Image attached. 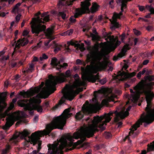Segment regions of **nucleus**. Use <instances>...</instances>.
<instances>
[{
	"label": "nucleus",
	"mask_w": 154,
	"mask_h": 154,
	"mask_svg": "<svg viewBox=\"0 0 154 154\" xmlns=\"http://www.w3.org/2000/svg\"><path fill=\"white\" fill-rule=\"evenodd\" d=\"M111 116L114 117V121L118 125V127H121L122 123L120 121L125 118V106L123 108L121 106L117 107L116 110L110 111L108 113L100 117L98 116H94L93 119L88 118L86 121L88 123V127L85 132V137H81V133L77 132L73 134V138L75 139L80 138V143L83 146L85 144L87 145L88 143H83L86 140V137L89 138L92 137L96 132L98 131V128L101 131L105 130V128L104 125L105 123L109 122L111 120L112 118Z\"/></svg>",
	"instance_id": "obj_1"
},
{
	"label": "nucleus",
	"mask_w": 154,
	"mask_h": 154,
	"mask_svg": "<svg viewBox=\"0 0 154 154\" xmlns=\"http://www.w3.org/2000/svg\"><path fill=\"white\" fill-rule=\"evenodd\" d=\"M70 109V108L66 109L62 113L63 115H61L54 118L50 123L46 125V130H44L42 132L39 131H36L31 134V143L33 144V145L38 143L37 150L38 152L40 151L42 148V141L40 140V138L44 135H48L54 129L58 128L63 129L66 122V119L68 118L72 115V113H69Z\"/></svg>",
	"instance_id": "obj_2"
},
{
	"label": "nucleus",
	"mask_w": 154,
	"mask_h": 154,
	"mask_svg": "<svg viewBox=\"0 0 154 154\" xmlns=\"http://www.w3.org/2000/svg\"><path fill=\"white\" fill-rule=\"evenodd\" d=\"M72 137L69 135L66 137H62L57 142H55L53 144L48 145V153L50 154H63V150L64 148L69 145V142L72 140Z\"/></svg>",
	"instance_id": "obj_3"
},
{
	"label": "nucleus",
	"mask_w": 154,
	"mask_h": 154,
	"mask_svg": "<svg viewBox=\"0 0 154 154\" xmlns=\"http://www.w3.org/2000/svg\"><path fill=\"white\" fill-rule=\"evenodd\" d=\"M40 15H41V13L40 12H38L35 14V16L37 17L38 23L36 25L35 24V21H33L31 25L32 33L33 34H35L36 36H38L40 32L45 31L46 29V26L45 25H42V23H44L45 22H48L49 20L48 16H45V14H43L41 15L42 17H43L42 18H40L39 16Z\"/></svg>",
	"instance_id": "obj_4"
},
{
	"label": "nucleus",
	"mask_w": 154,
	"mask_h": 154,
	"mask_svg": "<svg viewBox=\"0 0 154 154\" xmlns=\"http://www.w3.org/2000/svg\"><path fill=\"white\" fill-rule=\"evenodd\" d=\"M65 75L66 76L64 73H58L57 76L53 77V80L50 81L46 84L47 88L51 94L53 93L56 90L55 87L57 83L65 82L66 80V77H70L71 74L70 70H67L65 72Z\"/></svg>",
	"instance_id": "obj_5"
},
{
	"label": "nucleus",
	"mask_w": 154,
	"mask_h": 154,
	"mask_svg": "<svg viewBox=\"0 0 154 154\" xmlns=\"http://www.w3.org/2000/svg\"><path fill=\"white\" fill-rule=\"evenodd\" d=\"M102 57V55L101 54H98L95 57L94 53L91 52L86 55V61L87 63L91 62V63L94 64L96 62L97 63L98 69L100 70L105 69L107 67V64L100 62Z\"/></svg>",
	"instance_id": "obj_6"
},
{
	"label": "nucleus",
	"mask_w": 154,
	"mask_h": 154,
	"mask_svg": "<svg viewBox=\"0 0 154 154\" xmlns=\"http://www.w3.org/2000/svg\"><path fill=\"white\" fill-rule=\"evenodd\" d=\"M117 5L121 6V11L117 13L114 12L112 17L113 20L111 21L112 26L111 27L112 30H114L119 27V24L117 22V19H121L123 17L124 8H125V0H116Z\"/></svg>",
	"instance_id": "obj_7"
},
{
	"label": "nucleus",
	"mask_w": 154,
	"mask_h": 154,
	"mask_svg": "<svg viewBox=\"0 0 154 154\" xmlns=\"http://www.w3.org/2000/svg\"><path fill=\"white\" fill-rule=\"evenodd\" d=\"M144 113H142L141 115L140 118L132 126V128L130 129L131 131L129 133V136L131 135V133L133 134L134 131L136 130L137 128L140 127V125L142 124L143 122L149 124L153 122L152 121H151L144 116Z\"/></svg>",
	"instance_id": "obj_8"
},
{
	"label": "nucleus",
	"mask_w": 154,
	"mask_h": 154,
	"mask_svg": "<svg viewBox=\"0 0 154 154\" xmlns=\"http://www.w3.org/2000/svg\"><path fill=\"white\" fill-rule=\"evenodd\" d=\"M91 0H85L84 1L81 2V6L82 9H80L79 8L76 9V13L79 15H81L86 13L89 12L90 11L89 7L91 5L90 2Z\"/></svg>",
	"instance_id": "obj_9"
},
{
	"label": "nucleus",
	"mask_w": 154,
	"mask_h": 154,
	"mask_svg": "<svg viewBox=\"0 0 154 154\" xmlns=\"http://www.w3.org/2000/svg\"><path fill=\"white\" fill-rule=\"evenodd\" d=\"M147 105L145 108L146 114L144 116L153 122L154 121V109H151V102L148 103L146 102Z\"/></svg>",
	"instance_id": "obj_10"
},
{
	"label": "nucleus",
	"mask_w": 154,
	"mask_h": 154,
	"mask_svg": "<svg viewBox=\"0 0 154 154\" xmlns=\"http://www.w3.org/2000/svg\"><path fill=\"white\" fill-rule=\"evenodd\" d=\"M90 112V109L88 107L84 104L82 107V111L76 113L75 118L78 120H80L84 117V115L89 114Z\"/></svg>",
	"instance_id": "obj_11"
},
{
	"label": "nucleus",
	"mask_w": 154,
	"mask_h": 154,
	"mask_svg": "<svg viewBox=\"0 0 154 154\" xmlns=\"http://www.w3.org/2000/svg\"><path fill=\"white\" fill-rule=\"evenodd\" d=\"M87 80L89 82H92L93 83L95 82L97 80H98V81L102 85L104 84L106 82V78L102 79H99V76L98 73L96 75H92L88 77L87 78Z\"/></svg>",
	"instance_id": "obj_12"
},
{
	"label": "nucleus",
	"mask_w": 154,
	"mask_h": 154,
	"mask_svg": "<svg viewBox=\"0 0 154 154\" xmlns=\"http://www.w3.org/2000/svg\"><path fill=\"white\" fill-rule=\"evenodd\" d=\"M78 93V92L77 91L72 89L67 92L63 97L65 99L71 101L74 99Z\"/></svg>",
	"instance_id": "obj_13"
},
{
	"label": "nucleus",
	"mask_w": 154,
	"mask_h": 154,
	"mask_svg": "<svg viewBox=\"0 0 154 154\" xmlns=\"http://www.w3.org/2000/svg\"><path fill=\"white\" fill-rule=\"evenodd\" d=\"M28 42V40L26 38L24 37L21 39H19L17 41V42L15 41V47L14 48L15 50L16 48L19 49L21 46H23L26 45Z\"/></svg>",
	"instance_id": "obj_14"
},
{
	"label": "nucleus",
	"mask_w": 154,
	"mask_h": 154,
	"mask_svg": "<svg viewBox=\"0 0 154 154\" xmlns=\"http://www.w3.org/2000/svg\"><path fill=\"white\" fill-rule=\"evenodd\" d=\"M124 62V65L123 67L121 70L119 71L118 72V75L114 77V78L119 79L118 80L119 81V80H122L125 79V60H123Z\"/></svg>",
	"instance_id": "obj_15"
},
{
	"label": "nucleus",
	"mask_w": 154,
	"mask_h": 154,
	"mask_svg": "<svg viewBox=\"0 0 154 154\" xmlns=\"http://www.w3.org/2000/svg\"><path fill=\"white\" fill-rule=\"evenodd\" d=\"M64 61V59L62 58L58 61L56 57H54L52 58L50 64L53 67V68H55L58 65H60V63Z\"/></svg>",
	"instance_id": "obj_16"
},
{
	"label": "nucleus",
	"mask_w": 154,
	"mask_h": 154,
	"mask_svg": "<svg viewBox=\"0 0 154 154\" xmlns=\"http://www.w3.org/2000/svg\"><path fill=\"white\" fill-rule=\"evenodd\" d=\"M145 95V98L146 102L148 103L151 102L153 99V95L154 93L151 91H146L144 92Z\"/></svg>",
	"instance_id": "obj_17"
},
{
	"label": "nucleus",
	"mask_w": 154,
	"mask_h": 154,
	"mask_svg": "<svg viewBox=\"0 0 154 154\" xmlns=\"http://www.w3.org/2000/svg\"><path fill=\"white\" fill-rule=\"evenodd\" d=\"M125 55V44L123 46V48L120 52L118 54L117 56H115L113 57V60L116 61L119 59L120 58Z\"/></svg>",
	"instance_id": "obj_18"
},
{
	"label": "nucleus",
	"mask_w": 154,
	"mask_h": 154,
	"mask_svg": "<svg viewBox=\"0 0 154 154\" xmlns=\"http://www.w3.org/2000/svg\"><path fill=\"white\" fill-rule=\"evenodd\" d=\"M100 6L96 2H94L92 3V6L89 9L90 11L88 13L91 12L92 13H94L98 11Z\"/></svg>",
	"instance_id": "obj_19"
},
{
	"label": "nucleus",
	"mask_w": 154,
	"mask_h": 154,
	"mask_svg": "<svg viewBox=\"0 0 154 154\" xmlns=\"http://www.w3.org/2000/svg\"><path fill=\"white\" fill-rule=\"evenodd\" d=\"M29 100L23 99L19 100L17 103L19 106L21 107H27V106Z\"/></svg>",
	"instance_id": "obj_20"
},
{
	"label": "nucleus",
	"mask_w": 154,
	"mask_h": 154,
	"mask_svg": "<svg viewBox=\"0 0 154 154\" xmlns=\"http://www.w3.org/2000/svg\"><path fill=\"white\" fill-rule=\"evenodd\" d=\"M13 124L14 122L12 121L11 119H9L7 120L5 126L3 127V129L7 130Z\"/></svg>",
	"instance_id": "obj_21"
},
{
	"label": "nucleus",
	"mask_w": 154,
	"mask_h": 154,
	"mask_svg": "<svg viewBox=\"0 0 154 154\" xmlns=\"http://www.w3.org/2000/svg\"><path fill=\"white\" fill-rule=\"evenodd\" d=\"M31 132L27 129H24L23 131L20 133V135L23 139H25L30 134Z\"/></svg>",
	"instance_id": "obj_22"
},
{
	"label": "nucleus",
	"mask_w": 154,
	"mask_h": 154,
	"mask_svg": "<svg viewBox=\"0 0 154 154\" xmlns=\"http://www.w3.org/2000/svg\"><path fill=\"white\" fill-rule=\"evenodd\" d=\"M144 79H142L143 80V82L144 83H146L148 81L149 82H151L154 80V75H149L148 76H145L144 77Z\"/></svg>",
	"instance_id": "obj_23"
},
{
	"label": "nucleus",
	"mask_w": 154,
	"mask_h": 154,
	"mask_svg": "<svg viewBox=\"0 0 154 154\" xmlns=\"http://www.w3.org/2000/svg\"><path fill=\"white\" fill-rule=\"evenodd\" d=\"M111 33H110L109 34H106L105 37H106L105 40L107 41L109 39L110 42H116V38L115 37L114 35H111Z\"/></svg>",
	"instance_id": "obj_24"
},
{
	"label": "nucleus",
	"mask_w": 154,
	"mask_h": 154,
	"mask_svg": "<svg viewBox=\"0 0 154 154\" xmlns=\"http://www.w3.org/2000/svg\"><path fill=\"white\" fill-rule=\"evenodd\" d=\"M143 81L141 80V81L134 88V90L139 91L141 90L144 86V84L143 82Z\"/></svg>",
	"instance_id": "obj_25"
},
{
	"label": "nucleus",
	"mask_w": 154,
	"mask_h": 154,
	"mask_svg": "<svg viewBox=\"0 0 154 154\" xmlns=\"http://www.w3.org/2000/svg\"><path fill=\"white\" fill-rule=\"evenodd\" d=\"M1 103L2 104L0 103V113L3 111L4 109L6 108L7 104L5 102L4 99L1 100Z\"/></svg>",
	"instance_id": "obj_26"
},
{
	"label": "nucleus",
	"mask_w": 154,
	"mask_h": 154,
	"mask_svg": "<svg viewBox=\"0 0 154 154\" xmlns=\"http://www.w3.org/2000/svg\"><path fill=\"white\" fill-rule=\"evenodd\" d=\"M11 110L8 107L4 112H3V111L0 113V116L3 118H5L6 116H9L10 115V113H9V112Z\"/></svg>",
	"instance_id": "obj_27"
},
{
	"label": "nucleus",
	"mask_w": 154,
	"mask_h": 154,
	"mask_svg": "<svg viewBox=\"0 0 154 154\" xmlns=\"http://www.w3.org/2000/svg\"><path fill=\"white\" fill-rule=\"evenodd\" d=\"M140 92L139 91H137L136 93L132 96V99L134 102H136L138 100L140 97Z\"/></svg>",
	"instance_id": "obj_28"
},
{
	"label": "nucleus",
	"mask_w": 154,
	"mask_h": 154,
	"mask_svg": "<svg viewBox=\"0 0 154 154\" xmlns=\"http://www.w3.org/2000/svg\"><path fill=\"white\" fill-rule=\"evenodd\" d=\"M68 66V65L67 63H63V65L60 64V65H58L57 66L55 67V68H56L60 72H61L62 71L61 68H66Z\"/></svg>",
	"instance_id": "obj_29"
},
{
	"label": "nucleus",
	"mask_w": 154,
	"mask_h": 154,
	"mask_svg": "<svg viewBox=\"0 0 154 154\" xmlns=\"http://www.w3.org/2000/svg\"><path fill=\"white\" fill-rule=\"evenodd\" d=\"M147 152L154 151V141L147 145Z\"/></svg>",
	"instance_id": "obj_30"
},
{
	"label": "nucleus",
	"mask_w": 154,
	"mask_h": 154,
	"mask_svg": "<svg viewBox=\"0 0 154 154\" xmlns=\"http://www.w3.org/2000/svg\"><path fill=\"white\" fill-rule=\"evenodd\" d=\"M57 15L59 17H61L63 20H65L66 19V14L65 11H59L57 14Z\"/></svg>",
	"instance_id": "obj_31"
},
{
	"label": "nucleus",
	"mask_w": 154,
	"mask_h": 154,
	"mask_svg": "<svg viewBox=\"0 0 154 154\" xmlns=\"http://www.w3.org/2000/svg\"><path fill=\"white\" fill-rule=\"evenodd\" d=\"M21 4V3L20 2H19L13 8L12 12L15 13L16 12L18 13L19 11V7L20 6Z\"/></svg>",
	"instance_id": "obj_32"
},
{
	"label": "nucleus",
	"mask_w": 154,
	"mask_h": 154,
	"mask_svg": "<svg viewBox=\"0 0 154 154\" xmlns=\"http://www.w3.org/2000/svg\"><path fill=\"white\" fill-rule=\"evenodd\" d=\"M73 78L75 79V81L76 84L78 85L80 84L81 83L80 77L78 74H75L73 76Z\"/></svg>",
	"instance_id": "obj_33"
},
{
	"label": "nucleus",
	"mask_w": 154,
	"mask_h": 154,
	"mask_svg": "<svg viewBox=\"0 0 154 154\" xmlns=\"http://www.w3.org/2000/svg\"><path fill=\"white\" fill-rule=\"evenodd\" d=\"M136 74V72H135L130 73L128 72H126V79L132 77L134 76Z\"/></svg>",
	"instance_id": "obj_34"
},
{
	"label": "nucleus",
	"mask_w": 154,
	"mask_h": 154,
	"mask_svg": "<svg viewBox=\"0 0 154 154\" xmlns=\"http://www.w3.org/2000/svg\"><path fill=\"white\" fill-rule=\"evenodd\" d=\"M28 95V92L24 91H20L19 94L17 95V98H19L20 96H22L24 97H25L26 96Z\"/></svg>",
	"instance_id": "obj_35"
},
{
	"label": "nucleus",
	"mask_w": 154,
	"mask_h": 154,
	"mask_svg": "<svg viewBox=\"0 0 154 154\" xmlns=\"http://www.w3.org/2000/svg\"><path fill=\"white\" fill-rule=\"evenodd\" d=\"M153 85L152 82H150L149 83L144 84V86L147 87L149 89L148 91H151V90L153 89V88L152 86Z\"/></svg>",
	"instance_id": "obj_36"
},
{
	"label": "nucleus",
	"mask_w": 154,
	"mask_h": 154,
	"mask_svg": "<svg viewBox=\"0 0 154 154\" xmlns=\"http://www.w3.org/2000/svg\"><path fill=\"white\" fill-rule=\"evenodd\" d=\"M65 101H63L62 100H61L59 102L58 104H56L54 106L52 109L53 110H55L58 108L59 106L62 105L63 103H64Z\"/></svg>",
	"instance_id": "obj_37"
},
{
	"label": "nucleus",
	"mask_w": 154,
	"mask_h": 154,
	"mask_svg": "<svg viewBox=\"0 0 154 154\" xmlns=\"http://www.w3.org/2000/svg\"><path fill=\"white\" fill-rule=\"evenodd\" d=\"M34 109L35 110L37 111L38 112H41L43 110V109L42 106L39 105H37L35 106Z\"/></svg>",
	"instance_id": "obj_38"
},
{
	"label": "nucleus",
	"mask_w": 154,
	"mask_h": 154,
	"mask_svg": "<svg viewBox=\"0 0 154 154\" xmlns=\"http://www.w3.org/2000/svg\"><path fill=\"white\" fill-rule=\"evenodd\" d=\"M67 44H68L69 45H70L72 46L74 45L75 47H77V48H79L80 47V45L79 44H75V42H74L72 41H71L70 42H67Z\"/></svg>",
	"instance_id": "obj_39"
},
{
	"label": "nucleus",
	"mask_w": 154,
	"mask_h": 154,
	"mask_svg": "<svg viewBox=\"0 0 154 154\" xmlns=\"http://www.w3.org/2000/svg\"><path fill=\"white\" fill-rule=\"evenodd\" d=\"M61 46L57 44H55L54 49V52L57 53L61 49Z\"/></svg>",
	"instance_id": "obj_40"
},
{
	"label": "nucleus",
	"mask_w": 154,
	"mask_h": 154,
	"mask_svg": "<svg viewBox=\"0 0 154 154\" xmlns=\"http://www.w3.org/2000/svg\"><path fill=\"white\" fill-rule=\"evenodd\" d=\"M48 58V57L47 55H46L45 54H43L42 57H40L39 58L40 60L42 61L43 60V59H47Z\"/></svg>",
	"instance_id": "obj_41"
},
{
	"label": "nucleus",
	"mask_w": 154,
	"mask_h": 154,
	"mask_svg": "<svg viewBox=\"0 0 154 154\" xmlns=\"http://www.w3.org/2000/svg\"><path fill=\"white\" fill-rule=\"evenodd\" d=\"M105 137L106 139H109L112 136L111 133L109 132H106L104 134Z\"/></svg>",
	"instance_id": "obj_42"
},
{
	"label": "nucleus",
	"mask_w": 154,
	"mask_h": 154,
	"mask_svg": "<svg viewBox=\"0 0 154 154\" xmlns=\"http://www.w3.org/2000/svg\"><path fill=\"white\" fill-rule=\"evenodd\" d=\"M90 36L92 37V40H93L95 41L97 39V36L96 35L91 32H90Z\"/></svg>",
	"instance_id": "obj_43"
},
{
	"label": "nucleus",
	"mask_w": 154,
	"mask_h": 154,
	"mask_svg": "<svg viewBox=\"0 0 154 154\" xmlns=\"http://www.w3.org/2000/svg\"><path fill=\"white\" fill-rule=\"evenodd\" d=\"M119 72V71L117 72V75H116V74H114V75H116L115 76H113L112 77V78H113V79L115 80V81L114 82H116V83H119V82H120V81H124L125 80V78L124 79L122 80H119V81H118V80H119V79H115L114 78V77L116 76H117L118 74V72Z\"/></svg>",
	"instance_id": "obj_44"
},
{
	"label": "nucleus",
	"mask_w": 154,
	"mask_h": 154,
	"mask_svg": "<svg viewBox=\"0 0 154 154\" xmlns=\"http://www.w3.org/2000/svg\"><path fill=\"white\" fill-rule=\"evenodd\" d=\"M119 72V71L117 72V75H116V74H114V75H116L115 76H113L112 77V78H113V79L115 80V81L114 82H116V83H119V82H120V81H124L125 80V78L124 79L122 80H119V81H118V80H119V79H115L114 78V77L116 76H117L118 74V72Z\"/></svg>",
	"instance_id": "obj_45"
},
{
	"label": "nucleus",
	"mask_w": 154,
	"mask_h": 154,
	"mask_svg": "<svg viewBox=\"0 0 154 154\" xmlns=\"http://www.w3.org/2000/svg\"><path fill=\"white\" fill-rule=\"evenodd\" d=\"M114 2V0H111L109 3V7L112 9L114 7V5L113 4Z\"/></svg>",
	"instance_id": "obj_46"
},
{
	"label": "nucleus",
	"mask_w": 154,
	"mask_h": 154,
	"mask_svg": "<svg viewBox=\"0 0 154 154\" xmlns=\"http://www.w3.org/2000/svg\"><path fill=\"white\" fill-rule=\"evenodd\" d=\"M135 35H141V32L138 30H137L136 29H133Z\"/></svg>",
	"instance_id": "obj_47"
},
{
	"label": "nucleus",
	"mask_w": 154,
	"mask_h": 154,
	"mask_svg": "<svg viewBox=\"0 0 154 154\" xmlns=\"http://www.w3.org/2000/svg\"><path fill=\"white\" fill-rule=\"evenodd\" d=\"M20 76L19 74H17L14 76V79L16 80V82H19L20 80Z\"/></svg>",
	"instance_id": "obj_48"
},
{
	"label": "nucleus",
	"mask_w": 154,
	"mask_h": 154,
	"mask_svg": "<svg viewBox=\"0 0 154 154\" xmlns=\"http://www.w3.org/2000/svg\"><path fill=\"white\" fill-rule=\"evenodd\" d=\"M69 20L70 22L72 23H74L76 21V20L74 16H71L70 17Z\"/></svg>",
	"instance_id": "obj_49"
},
{
	"label": "nucleus",
	"mask_w": 154,
	"mask_h": 154,
	"mask_svg": "<svg viewBox=\"0 0 154 154\" xmlns=\"http://www.w3.org/2000/svg\"><path fill=\"white\" fill-rule=\"evenodd\" d=\"M121 39L122 42L125 43L124 40L125 38V33L124 32L120 37Z\"/></svg>",
	"instance_id": "obj_50"
},
{
	"label": "nucleus",
	"mask_w": 154,
	"mask_h": 154,
	"mask_svg": "<svg viewBox=\"0 0 154 154\" xmlns=\"http://www.w3.org/2000/svg\"><path fill=\"white\" fill-rule=\"evenodd\" d=\"M146 29L148 31H152L153 30V27L151 26H148L146 28Z\"/></svg>",
	"instance_id": "obj_51"
},
{
	"label": "nucleus",
	"mask_w": 154,
	"mask_h": 154,
	"mask_svg": "<svg viewBox=\"0 0 154 154\" xmlns=\"http://www.w3.org/2000/svg\"><path fill=\"white\" fill-rule=\"evenodd\" d=\"M137 7L139 8V10L141 11H143L145 8L144 6H140L139 5H138Z\"/></svg>",
	"instance_id": "obj_52"
},
{
	"label": "nucleus",
	"mask_w": 154,
	"mask_h": 154,
	"mask_svg": "<svg viewBox=\"0 0 154 154\" xmlns=\"http://www.w3.org/2000/svg\"><path fill=\"white\" fill-rule=\"evenodd\" d=\"M73 32V30L72 29L68 30L66 32L67 34H68L69 35H72Z\"/></svg>",
	"instance_id": "obj_53"
},
{
	"label": "nucleus",
	"mask_w": 154,
	"mask_h": 154,
	"mask_svg": "<svg viewBox=\"0 0 154 154\" xmlns=\"http://www.w3.org/2000/svg\"><path fill=\"white\" fill-rule=\"evenodd\" d=\"M11 148V147L10 145H6V148L5 149L6 150H7L8 152H9V151Z\"/></svg>",
	"instance_id": "obj_54"
},
{
	"label": "nucleus",
	"mask_w": 154,
	"mask_h": 154,
	"mask_svg": "<svg viewBox=\"0 0 154 154\" xmlns=\"http://www.w3.org/2000/svg\"><path fill=\"white\" fill-rule=\"evenodd\" d=\"M29 33V32L27 30H24L23 32V36H27Z\"/></svg>",
	"instance_id": "obj_55"
},
{
	"label": "nucleus",
	"mask_w": 154,
	"mask_h": 154,
	"mask_svg": "<svg viewBox=\"0 0 154 154\" xmlns=\"http://www.w3.org/2000/svg\"><path fill=\"white\" fill-rule=\"evenodd\" d=\"M82 61L80 60L79 59H77L76 60V63L77 64L80 65L82 63Z\"/></svg>",
	"instance_id": "obj_56"
},
{
	"label": "nucleus",
	"mask_w": 154,
	"mask_h": 154,
	"mask_svg": "<svg viewBox=\"0 0 154 154\" xmlns=\"http://www.w3.org/2000/svg\"><path fill=\"white\" fill-rule=\"evenodd\" d=\"M2 94L4 98H5L6 97L8 94V92H3L2 93Z\"/></svg>",
	"instance_id": "obj_57"
},
{
	"label": "nucleus",
	"mask_w": 154,
	"mask_h": 154,
	"mask_svg": "<svg viewBox=\"0 0 154 154\" xmlns=\"http://www.w3.org/2000/svg\"><path fill=\"white\" fill-rule=\"evenodd\" d=\"M9 152L7 151V150H6L5 149H4L2 150L1 154H7Z\"/></svg>",
	"instance_id": "obj_58"
},
{
	"label": "nucleus",
	"mask_w": 154,
	"mask_h": 154,
	"mask_svg": "<svg viewBox=\"0 0 154 154\" xmlns=\"http://www.w3.org/2000/svg\"><path fill=\"white\" fill-rule=\"evenodd\" d=\"M51 39H49L48 40L46 41L45 42V45L46 46H47L50 42L51 41Z\"/></svg>",
	"instance_id": "obj_59"
},
{
	"label": "nucleus",
	"mask_w": 154,
	"mask_h": 154,
	"mask_svg": "<svg viewBox=\"0 0 154 154\" xmlns=\"http://www.w3.org/2000/svg\"><path fill=\"white\" fill-rule=\"evenodd\" d=\"M14 107V105L13 103H11L10 104V106L8 108L10 109L11 110Z\"/></svg>",
	"instance_id": "obj_60"
},
{
	"label": "nucleus",
	"mask_w": 154,
	"mask_h": 154,
	"mask_svg": "<svg viewBox=\"0 0 154 154\" xmlns=\"http://www.w3.org/2000/svg\"><path fill=\"white\" fill-rule=\"evenodd\" d=\"M121 44V42L120 41H119L118 40L117 41L115 44V47L116 48L117 46H119Z\"/></svg>",
	"instance_id": "obj_61"
},
{
	"label": "nucleus",
	"mask_w": 154,
	"mask_h": 154,
	"mask_svg": "<svg viewBox=\"0 0 154 154\" xmlns=\"http://www.w3.org/2000/svg\"><path fill=\"white\" fill-rule=\"evenodd\" d=\"M29 152L28 154H37L38 152L36 150H35L32 151L31 152L29 153Z\"/></svg>",
	"instance_id": "obj_62"
},
{
	"label": "nucleus",
	"mask_w": 154,
	"mask_h": 154,
	"mask_svg": "<svg viewBox=\"0 0 154 154\" xmlns=\"http://www.w3.org/2000/svg\"><path fill=\"white\" fill-rule=\"evenodd\" d=\"M21 16V15H17L15 17L16 20L18 22L20 20V17Z\"/></svg>",
	"instance_id": "obj_63"
},
{
	"label": "nucleus",
	"mask_w": 154,
	"mask_h": 154,
	"mask_svg": "<svg viewBox=\"0 0 154 154\" xmlns=\"http://www.w3.org/2000/svg\"><path fill=\"white\" fill-rule=\"evenodd\" d=\"M149 11L150 12L151 14H154V9L153 8H150L149 9Z\"/></svg>",
	"instance_id": "obj_64"
}]
</instances>
